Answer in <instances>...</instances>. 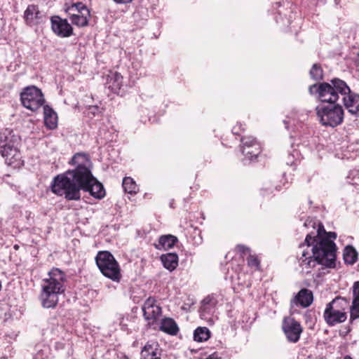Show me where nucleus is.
<instances>
[{
  "label": "nucleus",
  "instance_id": "1",
  "mask_svg": "<svg viewBox=\"0 0 359 359\" xmlns=\"http://www.w3.org/2000/svg\"><path fill=\"white\" fill-rule=\"evenodd\" d=\"M304 226L313 230L308 233L305 243L300 245L303 248L298 257V264L302 273H309L316 265L325 268L336 266V245L332 241L337 238L334 232H326L324 226L313 220L306 221Z\"/></svg>",
  "mask_w": 359,
  "mask_h": 359
},
{
  "label": "nucleus",
  "instance_id": "2",
  "mask_svg": "<svg viewBox=\"0 0 359 359\" xmlns=\"http://www.w3.org/2000/svg\"><path fill=\"white\" fill-rule=\"evenodd\" d=\"M72 163L76 168L54 178L51 186L53 192L67 200L76 201L80 199V190L83 189L95 199L103 198L106 195L105 189L89 170L90 161L87 156L76 154L73 156Z\"/></svg>",
  "mask_w": 359,
  "mask_h": 359
},
{
  "label": "nucleus",
  "instance_id": "3",
  "mask_svg": "<svg viewBox=\"0 0 359 359\" xmlns=\"http://www.w3.org/2000/svg\"><path fill=\"white\" fill-rule=\"evenodd\" d=\"M309 93L318 94L319 100L327 104L336 103L339 99V95L342 97L350 92V88L345 81L339 79H333L330 83H320L313 84L309 87Z\"/></svg>",
  "mask_w": 359,
  "mask_h": 359
},
{
  "label": "nucleus",
  "instance_id": "4",
  "mask_svg": "<svg viewBox=\"0 0 359 359\" xmlns=\"http://www.w3.org/2000/svg\"><path fill=\"white\" fill-rule=\"evenodd\" d=\"M95 262L103 276L114 282L120 281L121 269L112 254L108 251H100L95 257Z\"/></svg>",
  "mask_w": 359,
  "mask_h": 359
},
{
  "label": "nucleus",
  "instance_id": "5",
  "mask_svg": "<svg viewBox=\"0 0 359 359\" xmlns=\"http://www.w3.org/2000/svg\"><path fill=\"white\" fill-rule=\"evenodd\" d=\"M320 123L325 126L334 128L344 120V109L339 104L330 103L318 106L316 108Z\"/></svg>",
  "mask_w": 359,
  "mask_h": 359
},
{
  "label": "nucleus",
  "instance_id": "6",
  "mask_svg": "<svg viewBox=\"0 0 359 359\" xmlns=\"http://www.w3.org/2000/svg\"><path fill=\"white\" fill-rule=\"evenodd\" d=\"M17 137L8 133L6 135L4 133L0 135V154L5 158L8 165H12L20 159V154L18 148Z\"/></svg>",
  "mask_w": 359,
  "mask_h": 359
},
{
  "label": "nucleus",
  "instance_id": "7",
  "mask_svg": "<svg viewBox=\"0 0 359 359\" xmlns=\"http://www.w3.org/2000/svg\"><path fill=\"white\" fill-rule=\"evenodd\" d=\"M48 278L42 280L41 287L42 290L50 292H55L57 295L63 294L65 291V274L59 269H53L48 272Z\"/></svg>",
  "mask_w": 359,
  "mask_h": 359
},
{
  "label": "nucleus",
  "instance_id": "8",
  "mask_svg": "<svg viewBox=\"0 0 359 359\" xmlns=\"http://www.w3.org/2000/svg\"><path fill=\"white\" fill-rule=\"evenodd\" d=\"M22 105L31 111H36L43 105L45 100L40 89L34 86L25 88L20 93Z\"/></svg>",
  "mask_w": 359,
  "mask_h": 359
},
{
  "label": "nucleus",
  "instance_id": "9",
  "mask_svg": "<svg viewBox=\"0 0 359 359\" xmlns=\"http://www.w3.org/2000/svg\"><path fill=\"white\" fill-rule=\"evenodd\" d=\"M142 310L147 325L154 330H157L159 318L162 315V309L156 299L149 297L142 305Z\"/></svg>",
  "mask_w": 359,
  "mask_h": 359
},
{
  "label": "nucleus",
  "instance_id": "10",
  "mask_svg": "<svg viewBox=\"0 0 359 359\" xmlns=\"http://www.w3.org/2000/svg\"><path fill=\"white\" fill-rule=\"evenodd\" d=\"M282 328L287 341L292 343L299 341L303 331L300 323L290 317L283 319Z\"/></svg>",
  "mask_w": 359,
  "mask_h": 359
},
{
  "label": "nucleus",
  "instance_id": "11",
  "mask_svg": "<svg viewBox=\"0 0 359 359\" xmlns=\"http://www.w3.org/2000/svg\"><path fill=\"white\" fill-rule=\"evenodd\" d=\"M51 29L57 36L65 38L73 35V28L66 19L58 15L50 18Z\"/></svg>",
  "mask_w": 359,
  "mask_h": 359
},
{
  "label": "nucleus",
  "instance_id": "12",
  "mask_svg": "<svg viewBox=\"0 0 359 359\" xmlns=\"http://www.w3.org/2000/svg\"><path fill=\"white\" fill-rule=\"evenodd\" d=\"M243 150L242 152L246 158L250 160H252L254 158H257L260 154L261 147L260 145L256 142V140L251 137H243L242 139Z\"/></svg>",
  "mask_w": 359,
  "mask_h": 359
},
{
  "label": "nucleus",
  "instance_id": "13",
  "mask_svg": "<svg viewBox=\"0 0 359 359\" xmlns=\"http://www.w3.org/2000/svg\"><path fill=\"white\" fill-rule=\"evenodd\" d=\"M323 318L329 326H334L346 320L347 313L340 312L333 309V307L331 308L326 306L323 313Z\"/></svg>",
  "mask_w": 359,
  "mask_h": 359
},
{
  "label": "nucleus",
  "instance_id": "14",
  "mask_svg": "<svg viewBox=\"0 0 359 359\" xmlns=\"http://www.w3.org/2000/svg\"><path fill=\"white\" fill-rule=\"evenodd\" d=\"M26 25L32 27L43 22V15L37 6L29 5L24 12Z\"/></svg>",
  "mask_w": 359,
  "mask_h": 359
},
{
  "label": "nucleus",
  "instance_id": "15",
  "mask_svg": "<svg viewBox=\"0 0 359 359\" xmlns=\"http://www.w3.org/2000/svg\"><path fill=\"white\" fill-rule=\"evenodd\" d=\"M217 301L212 296L206 297L202 302L199 310L200 317L203 320H211L210 316L215 311Z\"/></svg>",
  "mask_w": 359,
  "mask_h": 359
},
{
  "label": "nucleus",
  "instance_id": "16",
  "mask_svg": "<svg viewBox=\"0 0 359 359\" xmlns=\"http://www.w3.org/2000/svg\"><path fill=\"white\" fill-rule=\"evenodd\" d=\"M342 100L348 112L359 117V95L350 90L343 95Z\"/></svg>",
  "mask_w": 359,
  "mask_h": 359
},
{
  "label": "nucleus",
  "instance_id": "17",
  "mask_svg": "<svg viewBox=\"0 0 359 359\" xmlns=\"http://www.w3.org/2000/svg\"><path fill=\"white\" fill-rule=\"evenodd\" d=\"M162 350L156 342L147 343L141 351L140 359H161Z\"/></svg>",
  "mask_w": 359,
  "mask_h": 359
},
{
  "label": "nucleus",
  "instance_id": "18",
  "mask_svg": "<svg viewBox=\"0 0 359 359\" xmlns=\"http://www.w3.org/2000/svg\"><path fill=\"white\" fill-rule=\"evenodd\" d=\"M39 298L41 306L46 309L55 308L59 301V295L42 289Z\"/></svg>",
  "mask_w": 359,
  "mask_h": 359
},
{
  "label": "nucleus",
  "instance_id": "19",
  "mask_svg": "<svg viewBox=\"0 0 359 359\" xmlns=\"http://www.w3.org/2000/svg\"><path fill=\"white\" fill-rule=\"evenodd\" d=\"M313 300V293L311 290L302 289L292 301V304H299L304 308L309 306Z\"/></svg>",
  "mask_w": 359,
  "mask_h": 359
},
{
  "label": "nucleus",
  "instance_id": "20",
  "mask_svg": "<svg viewBox=\"0 0 359 359\" xmlns=\"http://www.w3.org/2000/svg\"><path fill=\"white\" fill-rule=\"evenodd\" d=\"M157 329L170 335L177 334L179 330L177 323L170 318H165L158 320Z\"/></svg>",
  "mask_w": 359,
  "mask_h": 359
},
{
  "label": "nucleus",
  "instance_id": "21",
  "mask_svg": "<svg viewBox=\"0 0 359 359\" xmlns=\"http://www.w3.org/2000/svg\"><path fill=\"white\" fill-rule=\"evenodd\" d=\"M177 241V238L175 236L170 234L164 235L158 238V242L154 243V246L160 250H168L173 248Z\"/></svg>",
  "mask_w": 359,
  "mask_h": 359
},
{
  "label": "nucleus",
  "instance_id": "22",
  "mask_svg": "<svg viewBox=\"0 0 359 359\" xmlns=\"http://www.w3.org/2000/svg\"><path fill=\"white\" fill-rule=\"evenodd\" d=\"M69 15L72 23L78 27H86L88 25L89 18L90 17L89 10H84L81 13H70Z\"/></svg>",
  "mask_w": 359,
  "mask_h": 359
},
{
  "label": "nucleus",
  "instance_id": "23",
  "mask_svg": "<svg viewBox=\"0 0 359 359\" xmlns=\"http://www.w3.org/2000/svg\"><path fill=\"white\" fill-rule=\"evenodd\" d=\"M353 299L350 308L351 319L359 318V281L354 283L353 286Z\"/></svg>",
  "mask_w": 359,
  "mask_h": 359
},
{
  "label": "nucleus",
  "instance_id": "24",
  "mask_svg": "<svg viewBox=\"0 0 359 359\" xmlns=\"http://www.w3.org/2000/svg\"><path fill=\"white\" fill-rule=\"evenodd\" d=\"M44 122L47 128L54 129L57 125V114L48 105L43 106Z\"/></svg>",
  "mask_w": 359,
  "mask_h": 359
},
{
  "label": "nucleus",
  "instance_id": "25",
  "mask_svg": "<svg viewBox=\"0 0 359 359\" xmlns=\"http://www.w3.org/2000/svg\"><path fill=\"white\" fill-rule=\"evenodd\" d=\"M161 261L166 269L172 271L178 265V256L176 253H167L161 256Z\"/></svg>",
  "mask_w": 359,
  "mask_h": 359
},
{
  "label": "nucleus",
  "instance_id": "26",
  "mask_svg": "<svg viewBox=\"0 0 359 359\" xmlns=\"http://www.w3.org/2000/svg\"><path fill=\"white\" fill-rule=\"evenodd\" d=\"M326 306L333 307V309L340 312H346L349 308V300L344 297H337Z\"/></svg>",
  "mask_w": 359,
  "mask_h": 359
},
{
  "label": "nucleus",
  "instance_id": "27",
  "mask_svg": "<svg viewBox=\"0 0 359 359\" xmlns=\"http://www.w3.org/2000/svg\"><path fill=\"white\" fill-rule=\"evenodd\" d=\"M107 81L109 84V88H111L113 91L116 92L118 90H120L122 86L123 76L117 72H111L108 75Z\"/></svg>",
  "mask_w": 359,
  "mask_h": 359
},
{
  "label": "nucleus",
  "instance_id": "28",
  "mask_svg": "<svg viewBox=\"0 0 359 359\" xmlns=\"http://www.w3.org/2000/svg\"><path fill=\"white\" fill-rule=\"evenodd\" d=\"M343 257L345 263L352 265L358 259V252L353 246L348 245L345 248Z\"/></svg>",
  "mask_w": 359,
  "mask_h": 359
},
{
  "label": "nucleus",
  "instance_id": "29",
  "mask_svg": "<svg viewBox=\"0 0 359 359\" xmlns=\"http://www.w3.org/2000/svg\"><path fill=\"white\" fill-rule=\"evenodd\" d=\"M122 186L124 191L130 195L137 194L139 190L136 182L130 177H126L123 178Z\"/></svg>",
  "mask_w": 359,
  "mask_h": 359
},
{
  "label": "nucleus",
  "instance_id": "30",
  "mask_svg": "<svg viewBox=\"0 0 359 359\" xmlns=\"http://www.w3.org/2000/svg\"><path fill=\"white\" fill-rule=\"evenodd\" d=\"M210 337V331L205 327H198L194 330V339L196 341H207Z\"/></svg>",
  "mask_w": 359,
  "mask_h": 359
},
{
  "label": "nucleus",
  "instance_id": "31",
  "mask_svg": "<svg viewBox=\"0 0 359 359\" xmlns=\"http://www.w3.org/2000/svg\"><path fill=\"white\" fill-rule=\"evenodd\" d=\"M84 10H88V8L81 2L73 4L71 6H69L65 9V12L67 14H70V13H81L84 12Z\"/></svg>",
  "mask_w": 359,
  "mask_h": 359
},
{
  "label": "nucleus",
  "instance_id": "32",
  "mask_svg": "<svg viewBox=\"0 0 359 359\" xmlns=\"http://www.w3.org/2000/svg\"><path fill=\"white\" fill-rule=\"evenodd\" d=\"M310 75L314 80H320L323 79V70L317 64H314L310 71Z\"/></svg>",
  "mask_w": 359,
  "mask_h": 359
},
{
  "label": "nucleus",
  "instance_id": "33",
  "mask_svg": "<svg viewBox=\"0 0 359 359\" xmlns=\"http://www.w3.org/2000/svg\"><path fill=\"white\" fill-rule=\"evenodd\" d=\"M248 265L251 268H253L255 270H258L259 268V259L254 255H249L247 259Z\"/></svg>",
  "mask_w": 359,
  "mask_h": 359
},
{
  "label": "nucleus",
  "instance_id": "34",
  "mask_svg": "<svg viewBox=\"0 0 359 359\" xmlns=\"http://www.w3.org/2000/svg\"><path fill=\"white\" fill-rule=\"evenodd\" d=\"M236 249L238 252H240L242 254H245L246 252H248L249 251L248 248L245 247L243 245H238L236 246Z\"/></svg>",
  "mask_w": 359,
  "mask_h": 359
},
{
  "label": "nucleus",
  "instance_id": "35",
  "mask_svg": "<svg viewBox=\"0 0 359 359\" xmlns=\"http://www.w3.org/2000/svg\"><path fill=\"white\" fill-rule=\"evenodd\" d=\"M89 112L95 115L99 111V108L97 106H91L89 107Z\"/></svg>",
  "mask_w": 359,
  "mask_h": 359
},
{
  "label": "nucleus",
  "instance_id": "36",
  "mask_svg": "<svg viewBox=\"0 0 359 359\" xmlns=\"http://www.w3.org/2000/svg\"><path fill=\"white\" fill-rule=\"evenodd\" d=\"M220 357L217 352H214L213 353L209 355L205 359H219Z\"/></svg>",
  "mask_w": 359,
  "mask_h": 359
},
{
  "label": "nucleus",
  "instance_id": "37",
  "mask_svg": "<svg viewBox=\"0 0 359 359\" xmlns=\"http://www.w3.org/2000/svg\"><path fill=\"white\" fill-rule=\"evenodd\" d=\"M113 1L117 4H126L130 3L133 0H113Z\"/></svg>",
  "mask_w": 359,
  "mask_h": 359
},
{
  "label": "nucleus",
  "instance_id": "38",
  "mask_svg": "<svg viewBox=\"0 0 359 359\" xmlns=\"http://www.w3.org/2000/svg\"><path fill=\"white\" fill-rule=\"evenodd\" d=\"M356 63L359 66V53L357 55Z\"/></svg>",
  "mask_w": 359,
  "mask_h": 359
},
{
  "label": "nucleus",
  "instance_id": "39",
  "mask_svg": "<svg viewBox=\"0 0 359 359\" xmlns=\"http://www.w3.org/2000/svg\"><path fill=\"white\" fill-rule=\"evenodd\" d=\"M344 359H352L350 356H345Z\"/></svg>",
  "mask_w": 359,
  "mask_h": 359
},
{
  "label": "nucleus",
  "instance_id": "40",
  "mask_svg": "<svg viewBox=\"0 0 359 359\" xmlns=\"http://www.w3.org/2000/svg\"><path fill=\"white\" fill-rule=\"evenodd\" d=\"M123 359H129L128 357H124Z\"/></svg>",
  "mask_w": 359,
  "mask_h": 359
}]
</instances>
